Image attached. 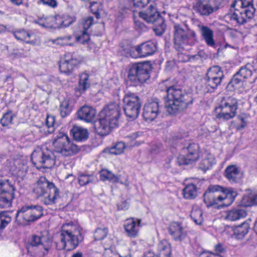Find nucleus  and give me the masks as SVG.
<instances>
[{"label":"nucleus","mask_w":257,"mask_h":257,"mask_svg":"<svg viewBox=\"0 0 257 257\" xmlns=\"http://www.w3.org/2000/svg\"><path fill=\"white\" fill-rule=\"evenodd\" d=\"M100 179L102 181L108 180L112 183H117L119 182V178L112 172L102 169L100 172Z\"/></svg>","instance_id":"nucleus-36"},{"label":"nucleus","mask_w":257,"mask_h":257,"mask_svg":"<svg viewBox=\"0 0 257 257\" xmlns=\"http://www.w3.org/2000/svg\"><path fill=\"white\" fill-rule=\"evenodd\" d=\"M173 42L175 49L178 52L189 50L194 45L196 34L183 24H175L173 26Z\"/></svg>","instance_id":"nucleus-5"},{"label":"nucleus","mask_w":257,"mask_h":257,"mask_svg":"<svg viewBox=\"0 0 257 257\" xmlns=\"http://www.w3.org/2000/svg\"><path fill=\"white\" fill-rule=\"evenodd\" d=\"M33 192L37 197H43L42 201L47 205L54 204L59 194V189L44 176L39 178L33 188Z\"/></svg>","instance_id":"nucleus-6"},{"label":"nucleus","mask_w":257,"mask_h":257,"mask_svg":"<svg viewBox=\"0 0 257 257\" xmlns=\"http://www.w3.org/2000/svg\"><path fill=\"white\" fill-rule=\"evenodd\" d=\"M188 154L186 156L179 155L177 158L179 166L191 164L197 161L199 157V146L197 144H190L187 148Z\"/></svg>","instance_id":"nucleus-19"},{"label":"nucleus","mask_w":257,"mask_h":257,"mask_svg":"<svg viewBox=\"0 0 257 257\" xmlns=\"http://www.w3.org/2000/svg\"><path fill=\"white\" fill-rule=\"evenodd\" d=\"M215 249L216 251L219 252H223L224 250L222 244L220 243H218V244L216 245L215 246Z\"/></svg>","instance_id":"nucleus-63"},{"label":"nucleus","mask_w":257,"mask_h":257,"mask_svg":"<svg viewBox=\"0 0 257 257\" xmlns=\"http://www.w3.org/2000/svg\"><path fill=\"white\" fill-rule=\"evenodd\" d=\"M73 22V21L69 17H68L67 19L63 20L61 22L62 27H67L69 26Z\"/></svg>","instance_id":"nucleus-59"},{"label":"nucleus","mask_w":257,"mask_h":257,"mask_svg":"<svg viewBox=\"0 0 257 257\" xmlns=\"http://www.w3.org/2000/svg\"><path fill=\"white\" fill-rule=\"evenodd\" d=\"M117 207L119 210H126L129 207V204L125 200L122 201L117 204Z\"/></svg>","instance_id":"nucleus-56"},{"label":"nucleus","mask_w":257,"mask_h":257,"mask_svg":"<svg viewBox=\"0 0 257 257\" xmlns=\"http://www.w3.org/2000/svg\"><path fill=\"white\" fill-rule=\"evenodd\" d=\"M237 118L240 121V123L237 124L236 128L238 130L243 129L247 124V117L244 114H242L237 116Z\"/></svg>","instance_id":"nucleus-47"},{"label":"nucleus","mask_w":257,"mask_h":257,"mask_svg":"<svg viewBox=\"0 0 257 257\" xmlns=\"http://www.w3.org/2000/svg\"><path fill=\"white\" fill-rule=\"evenodd\" d=\"M94 180L92 175L82 174L78 177V182L80 186L86 185Z\"/></svg>","instance_id":"nucleus-44"},{"label":"nucleus","mask_w":257,"mask_h":257,"mask_svg":"<svg viewBox=\"0 0 257 257\" xmlns=\"http://www.w3.org/2000/svg\"><path fill=\"white\" fill-rule=\"evenodd\" d=\"M140 223V219L138 220V223H137L134 218L127 219L124 227L128 236L136 237L138 235Z\"/></svg>","instance_id":"nucleus-28"},{"label":"nucleus","mask_w":257,"mask_h":257,"mask_svg":"<svg viewBox=\"0 0 257 257\" xmlns=\"http://www.w3.org/2000/svg\"><path fill=\"white\" fill-rule=\"evenodd\" d=\"M200 33L208 46L216 48V44L214 39V32L212 29L207 26H202L200 28Z\"/></svg>","instance_id":"nucleus-27"},{"label":"nucleus","mask_w":257,"mask_h":257,"mask_svg":"<svg viewBox=\"0 0 257 257\" xmlns=\"http://www.w3.org/2000/svg\"><path fill=\"white\" fill-rule=\"evenodd\" d=\"M43 215V208L39 205H25L17 210L15 222L20 226L30 225Z\"/></svg>","instance_id":"nucleus-8"},{"label":"nucleus","mask_w":257,"mask_h":257,"mask_svg":"<svg viewBox=\"0 0 257 257\" xmlns=\"http://www.w3.org/2000/svg\"><path fill=\"white\" fill-rule=\"evenodd\" d=\"M143 257H160V256L156 255L153 252L149 251L145 253Z\"/></svg>","instance_id":"nucleus-62"},{"label":"nucleus","mask_w":257,"mask_h":257,"mask_svg":"<svg viewBox=\"0 0 257 257\" xmlns=\"http://www.w3.org/2000/svg\"><path fill=\"white\" fill-rule=\"evenodd\" d=\"M234 12L230 15V18L231 20L235 21L238 24L241 25L247 22V19H250L253 17V14L248 15L245 10L237 7L233 8Z\"/></svg>","instance_id":"nucleus-25"},{"label":"nucleus","mask_w":257,"mask_h":257,"mask_svg":"<svg viewBox=\"0 0 257 257\" xmlns=\"http://www.w3.org/2000/svg\"><path fill=\"white\" fill-rule=\"evenodd\" d=\"M184 197L187 199H192L197 196L196 186L193 184L187 185L183 190Z\"/></svg>","instance_id":"nucleus-35"},{"label":"nucleus","mask_w":257,"mask_h":257,"mask_svg":"<svg viewBox=\"0 0 257 257\" xmlns=\"http://www.w3.org/2000/svg\"><path fill=\"white\" fill-rule=\"evenodd\" d=\"M93 19L92 17L89 16L82 20L80 26L83 28L82 31L88 32V30L93 24Z\"/></svg>","instance_id":"nucleus-46"},{"label":"nucleus","mask_w":257,"mask_h":257,"mask_svg":"<svg viewBox=\"0 0 257 257\" xmlns=\"http://www.w3.org/2000/svg\"><path fill=\"white\" fill-rule=\"evenodd\" d=\"M77 115L79 119L86 122H91L94 120L96 111L93 107L84 105L78 110Z\"/></svg>","instance_id":"nucleus-22"},{"label":"nucleus","mask_w":257,"mask_h":257,"mask_svg":"<svg viewBox=\"0 0 257 257\" xmlns=\"http://www.w3.org/2000/svg\"><path fill=\"white\" fill-rule=\"evenodd\" d=\"M107 228L104 227L103 228H97L94 233V237L95 240H100L104 238L107 234Z\"/></svg>","instance_id":"nucleus-43"},{"label":"nucleus","mask_w":257,"mask_h":257,"mask_svg":"<svg viewBox=\"0 0 257 257\" xmlns=\"http://www.w3.org/2000/svg\"><path fill=\"white\" fill-rule=\"evenodd\" d=\"M50 247L51 240L46 232L33 235L27 244V250L31 254L36 252L45 255Z\"/></svg>","instance_id":"nucleus-10"},{"label":"nucleus","mask_w":257,"mask_h":257,"mask_svg":"<svg viewBox=\"0 0 257 257\" xmlns=\"http://www.w3.org/2000/svg\"><path fill=\"white\" fill-rule=\"evenodd\" d=\"M238 105V100L235 97H223L220 101L219 106L216 108L217 111L220 110L216 117L223 120H228L233 118L236 115Z\"/></svg>","instance_id":"nucleus-11"},{"label":"nucleus","mask_w":257,"mask_h":257,"mask_svg":"<svg viewBox=\"0 0 257 257\" xmlns=\"http://www.w3.org/2000/svg\"><path fill=\"white\" fill-rule=\"evenodd\" d=\"M103 255L104 257H116V254L113 252L111 247L105 248Z\"/></svg>","instance_id":"nucleus-54"},{"label":"nucleus","mask_w":257,"mask_h":257,"mask_svg":"<svg viewBox=\"0 0 257 257\" xmlns=\"http://www.w3.org/2000/svg\"><path fill=\"white\" fill-rule=\"evenodd\" d=\"M205 84L208 91H212L216 89L217 87L221 85L222 80L215 78L214 76L209 75L206 74L204 77Z\"/></svg>","instance_id":"nucleus-32"},{"label":"nucleus","mask_w":257,"mask_h":257,"mask_svg":"<svg viewBox=\"0 0 257 257\" xmlns=\"http://www.w3.org/2000/svg\"><path fill=\"white\" fill-rule=\"evenodd\" d=\"M14 36L17 40L21 41H26L27 38L30 37V34L23 30L15 32Z\"/></svg>","instance_id":"nucleus-48"},{"label":"nucleus","mask_w":257,"mask_h":257,"mask_svg":"<svg viewBox=\"0 0 257 257\" xmlns=\"http://www.w3.org/2000/svg\"><path fill=\"white\" fill-rule=\"evenodd\" d=\"M203 212L199 209H193L191 212L190 217L193 221L198 225H201L203 222Z\"/></svg>","instance_id":"nucleus-40"},{"label":"nucleus","mask_w":257,"mask_h":257,"mask_svg":"<svg viewBox=\"0 0 257 257\" xmlns=\"http://www.w3.org/2000/svg\"><path fill=\"white\" fill-rule=\"evenodd\" d=\"M71 257H83V254L80 251H77L74 253H73Z\"/></svg>","instance_id":"nucleus-64"},{"label":"nucleus","mask_w":257,"mask_h":257,"mask_svg":"<svg viewBox=\"0 0 257 257\" xmlns=\"http://www.w3.org/2000/svg\"><path fill=\"white\" fill-rule=\"evenodd\" d=\"M206 74L214 76L222 81L224 78V74L222 68L217 65L213 66L208 68Z\"/></svg>","instance_id":"nucleus-37"},{"label":"nucleus","mask_w":257,"mask_h":257,"mask_svg":"<svg viewBox=\"0 0 257 257\" xmlns=\"http://www.w3.org/2000/svg\"><path fill=\"white\" fill-rule=\"evenodd\" d=\"M168 232L176 241H182L187 235V232L184 229L181 224L178 222H173L168 227Z\"/></svg>","instance_id":"nucleus-21"},{"label":"nucleus","mask_w":257,"mask_h":257,"mask_svg":"<svg viewBox=\"0 0 257 257\" xmlns=\"http://www.w3.org/2000/svg\"><path fill=\"white\" fill-rule=\"evenodd\" d=\"M161 112V107L158 101H153L146 103L144 106L143 116L147 121L154 120Z\"/></svg>","instance_id":"nucleus-20"},{"label":"nucleus","mask_w":257,"mask_h":257,"mask_svg":"<svg viewBox=\"0 0 257 257\" xmlns=\"http://www.w3.org/2000/svg\"><path fill=\"white\" fill-rule=\"evenodd\" d=\"M189 61H193L196 60H199L200 58V55L198 53L196 55H189Z\"/></svg>","instance_id":"nucleus-61"},{"label":"nucleus","mask_w":257,"mask_h":257,"mask_svg":"<svg viewBox=\"0 0 257 257\" xmlns=\"http://www.w3.org/2000/svg\"><path fill=\"white\" fill-rule=\"evenodd\" d=\"M129 11V9L127 7H123L122 5H120L119 6V11L122 15L127 13V11Z\"/></svg>","instance_id":"nucleus-60"},{"label":"nucleus","mask_w":257,"mask_h":257,"mask_svg":"<svg viewBox=\"0 0 257 257\" xmlns=\"http://www.w3.org/2000/svg\"><path fill=\"white\" fill-rule=\"evenodd\" d=\"M11 220V217L7 215L6 213H0V230L4 229Z\"/></svg>","instance_id":"nucleus-45"},{"label":"nucleus","mask_w":257,"mask_h":257,"mask_svg":"<svg viewBox=\"0 0 257 257\" xmlns=\"http://www.w3.org/2000/svg\"><path fill=\"white\" fill-rule=\"evenodd\" d=\"M200 257H222V256L218 254L208 253L205 251H202L200 253Z\"/></svg>","instance_id":"nucleus-58"},{"label":"nucleus","mask_w":257,"mask_h":257,"mask_svg":"<svg viewBox=\"0 0 257 257\" xmlns=\"http://www.w3.org/2000/svg\"><path fill=\"white\" fill-rule=\"evenodd\" d=\"M134 23L135 29L137 31L146 32L148 30V27L140 20L135 19Z\"/></svg>","instance_id":"nucleus-50"},{"label":"nucleus","mask_w":257,"mask_h":257,"mask_svg":"<svg viewBox=\"0 0 257 257\" xmlns=\"http://www.w3.org/2000/svg\"><path fill=\"white\" fill-rule=\"evenodd\" d=\"M246 214L243 209H234L227 212L225 218L230 221H235L245 217Z\"/></svg>","instance_id":"nucleus-33"},{"label":"nucleus","mask_w":257,"mask_h":257,"mask_svg":"<svg viewBox=\"0 0 257 257\" xmlns=\"http://www.w3.org/2000/svg\"><path fill=\"white\" fill-rule=\"evenodd\" d=\"M55 123V117L54 116L48 115L46 119V124L48 128L50 129L49 133H52L54 131L53 126Z\"/></svg>","instance_id":"nucleus-51"},{"label":"nucleus","mask_w":257,"mask_h":257,"mask_svg":"<svg viewBox=\"0 0 257 257\" xmlns=\"http://www.w3.org/2000/svg\"><path fill=\"white\" fill-rule=\"evenodd\" d=\"M223 191L221 192L220 202L221 204L220 206L222 207H227L230 205L234 201L237 195L236 191L232 188H224Z\"/></svg>","instance_id":"nucleus-24"},{"label":"nucleus","mask_w":257,"mask_h":257,"mask_svg":"<svg viewBox=\"0 0 257 257\" xmlns=\"http://www.w3.org/2000/svg\"><path fill=\"white\" fill-rule=\"evenodd\" d=\"M242 8L245 10L248 15L254 14L255 9L253 4V0H234L231 4V8Z\"/></svg>","instance_id":"nucleus-29"},{"label":"nucleus","mask_w":257,"mask_h":257,"mask_svg":"<svg viewBox=\"0 0 257 257\" xmlns=\"http://www.w3.org/2000/svg\"><path fill=\"white\" fill-rule=\"evenodd\" d=\"M224 176L230 183H237L241 181L243 174L235 165H229L225 170Z\"/></svg>","instance_id":"nucleus-23"},{"label":"nucleus","mask_w":257,"mask_h":257,"mask_svg":"<svg viewBox=\"0 0 257 257\" xmlns=\"http://www.w3.org/2000/svg\"><path fill=\"white\" fill-rule=\"evenodd\" d=\"M223 187L218 185L209 186L203 194V201L208 208L218 204L220 201Z\"/></svg>","instance_id":"nucleus-16"},{"label":"nucleus","mask_w":257,"mask_h":257,"mask_svg":"<svg viewBox=\"0 0 257 257\" xmlns=\"http://www.w3.org/2000/svg\"><path fill=\"white\" fill-rule=\"evenodd\" d=\"M150 0H133L134 6L138 8H144L149 4Z\"/></svg>","instance_id":"nucleus-53"},{"label":"nucleus","mask_w":257,"mask_h":257,"mask_svg":"<svg viewBox=\"0 0 257 257\" xmlns=\"http://www.w3.org/2000/svg\"><path fill=\"white\" fill-rule=\"evenodd\" d=\"M214 3L212 5L211 0H196L193 9L200 16L207 17L216 12L221 4L219 0H214Z\"/></svg>","instance_id":"nucleus-15"},{"label":"nucleus","mask_w":257,"mask_h":257,"mask_svg":"<svg viewBox=\"0 0 257 257\" xmlns=\"http://www.w3.org/2000/svg\"><path fill=\"white\" fill-rule=\"evenodd\" d=\"M151 70L149 61L131 63L128 66V80L133 85H140L150 78Z\"/></svg>","instance_id":"nucleus-7"},{"label":"nucleus","mask_w":257,"mask_h":257,"mask_svg":"<svg viewBox=\"0 0 257 257\" xmlns=\"http://www.w3.org/2000/svg\"><path fill=\"white\" fill-rule=\"evenodd\" d=\"M156 51V44L152 41H147L132 48L130 55L133 58L145 57L154 54Z\"/></svg>","instance_id":"nucleus-18"},{"label":"nucleus","mask_w":257,"mask_h":257,"mask_svg":"<svg viewBox=\"0 0 257 257\" xmlns=\"http://www.w3.org/2000/svg\"><path fill=\"white\" fill-rule=\"evenodd\" d=\"M75 140L78 142L86 141L88 138V132L87 129L82 127L74 125L70 130Z\"/></svg>","instance_id":"nucleus-31"},{"label":"nucleus","mask_w":257,"mask_h":257,"mask_svg":"<svg viewBox=\"0 0 257 257\" xmlns=\"http://www.w3.org/2000/svg\"><path fill=\"white\" fill-rule=\"evenodd\" d=\"M53 151L46 148L38 149L31 155L33 164L38 169L51 168L55 164L56 155L58 153L63 157H71L78 153L80 149L69 139L67 135L59 133L54 138Z\"/></svg>","instance_id":"nucleus-1"},{"label":"nucleus","mask_w":257,"mask_h":257,"mask_svg":"<svg viewBox=\"0 0 257 257\" xmlns=\"http://www.w3.org/2000/svg\"><path fill=\"white\" fill-rule=\"evenodd\" d=\"M253 70V66L249 63L241 66L228 82V87L236 88L242 85L244 81L251 78Z\"/></svg>","instance_id":"nucleus-14"},{"label":"nucleus","mask_w":257,"mask_h":257,"mask_svg":"<svg viewBox=\"0 0 257 257\" xmlns=\"http://www.w3.org/2000/svg\"><path fill=\"white\" fill-rule=\"evenodd\" d=\"M90 36L87 31H82L80 35L76 37V41L81 44H84L86 43L89 40Z\"/></svg>","instance_id":"nucleus-49"},{"label":"nucleus","mask_w":257,"mask_h":257,"mask_svg":"<svg viewBox=\"0 0 257 257\" xmlns=\"http://www.w3.org/2000/svg\"><path fill=\"white\" fill-rule=\"evenodd\" d=\"M171 248L170 245H167L162 247L160 250V255L164 257H171Z\"/></svg>","instance_id":"nucleus-52"},{"label":"nucleus","mask_w":257,"mask_h":257,"mask_svg":"<svg viewBox=\"0 0 257 257\" xmlns=\"http://www.w3.org/2000/svg\"><path fill=\"white\" fill-rule=\"evenodd\" d=\"M214 163V160L211 156L203 159L199 164L198 168L204 172L208 170Z\"/></svg>","instance_id":"nucleus-38"},{"label":"nucleus","mask_w":257,"mask_h":257,"mask_svg":"<svg viewBox=\"0 0 257 257\" xmlns=\"http://www.w3.org/2000/svg\"><path fill=\"white\" fill-rule=\"evenodd\" d=\"M13 117L14 115L11 110H9L5 113L1 119V123L2 126L8 127L13 123Z\"/></svg>","instance_id":"nucleus-41"},{"label":"nucleus","mask_w":257,"mask_h":257,"mask_svg":"<svg viewBox=\"0 0 257 257\" xmlns=\"http://www.w3.org/2000/svg\"><path fill=\"white\" fill-rule=\"evenodd\" d=\"M59 109L62 117H65L70 113L72 107L70 105L69 101L64 99L61 102Z\"/></svg>","instance_id":"nucleus-39"},{"label":"nucleus","mask_w":257,"mask_h":257,"mask_svg":"<svg viewBox=\"0 0 257 257\" xmlns=\"http://www.w3.org/2000/svg\"><path fill=\"white\" fill-rule=\"evenodd\" d=\"M165 107L170 114H175L192 104L193 98L190 93L183 90L178 85H172L166 89Z\"/></svg>","instance_id":"nucleus-2"},{"label":"nucleus","mask_w":257,"mask_h":257,"mask_svg":"<svg viewBox=\"0 0 257 257\" xmlns=\"http://www.w3.org/2000/svg\"><path fill=\"white\" fill-rule=\"evenodd\" d=\"M178 61L181 62H186L189 61V55L182 53H178Z\"/></svg>","instance_id":"nucleus-55"},{"label":"nucleus","mask_w":257,"mask_h":257,"mask_svg":"<svg viewBox=\"0 0 257 257\" xmlns=\"http://www.w3.org/2000/svg\"><path fill=\"white\" fill-rule=\"evenodd\" d=\"M249 225L247 222H244L236 226L233 229V234L237 239H242L248 233Z\"/></svg>","instance_id":"nucleus-34"},{"label":"nucleus","mask_w":257,"mask_h":257,"mask_svg":"<svg viewBox=\"0 0 257 257\" xmlns=\"http://www.w3.org/2000/svg\"><path fill=\"white\" fill-rule=\"evenodd\" d=\"M81 58L75 53H68L61 58L59 62V69L62 73L69 74L74 68L81 62Z\"/></svg>","instance_id":"nucleus-17"},{"label":"nucleus","mask_w":257,"mask_h":257,"mask_svg":"<svg viewBox=\"0 0 257 257\" xmlns=\"http://www.w3.org/2000/svg\"><path fill=\"white\" fill-rule=\"evenodd\" d=\"M83 240L81 228L72 223L63 224L60 234V240L64 248L67 251L75 249Z\"/></svg>","instance_id":"nucleus-4"},{"label":"nucleus","mask_w":257,"mask_h":257,"mask_svg":"<svg viewBox=\"0 0 257 257\" xmlns=\"http://www.w3.org/2000/svg\"><path fill=\"white\" fill-rule=\"evenodd\" d=\"M15 189L8 179H0V207L8 208L12 206L15 198Z\"/></svg>","instance_id":"nucleus-13"},{"label":"nucleus","mask_w":257,"mask_h":257,"mask_svg":"<svg viewBox=\"0 0 257 257\" xmlns=\"http://www.w3.org/2000/svg\"><path fill=\"white\" fill-rule=\"evenodd\" d=\"M89 78V75L86 73H82L79 76L78 85L75 88V95L77 97L80 96L90 87V82Z\"/></svg>","instance_id":"nucleus-26"},{"label":"nucleus","mask_w":257,"mask_h":257,"mask_svg":"<svg viewBox=\"0 0 257 257\" xmlns=\"http://www.w3.org/2000/svg\"><path fill=\"white\" fill-rule=\"evenodd\" d=\"M139 15L147 23L154 24L153 30L156 35L161 36L164 33L166 28L165 19L153 4L146 10L140 12Z\"/></svg>","instance_id":"nucleus-9"},{"label":"nucleus","mask_w":257,"mask_h":257,"mask_svg":"<svg viewBox=\"0 0 257 257\" xmlns=\"http://www.w3.org/2000/svg\"><path fill=\"white\" fill-rule=\"evenodd\" d=\"M123 103L126 116L132 120L136 119L140 114L142 104L139 96L133 93H126L123 97Z\"/></svg>","instance_id":"nucleus-12"},{"label":"nucleus","mask_w":257,"mask_h":257,"mask_svg":"<svg viewBox=\"0 0 257 257\" xmlns=\"http://www.w3.org/2000/svg\"><path fill=\"white\" fill-rule=\"evenodd\" d=\"M43 4L49 6L52 8H55L57 5V3L55 0H41Z\"/></svg>","instance_id":"nucleus-57"},{"label":"nucleus","mask_w":257,"mask_h":257,"mask_svg":"<svg viewBox=\"0 0 257 257\" xmlns=\"http://www.w3.org/2000/svg\"><path fill=\"white\" fill-rule=\"evenodd\" d=\"M125 146L122 142L117 143L114 146L109 150V153L111 154L119 155L123 153Z\"/></svg>","instance_id":"nucleus-42"},{"label":"nucleus","mask_w":257,"mask_h":257,"mask_svg":"<svg viewBox=\"0 0 257 257\" xmlns=\"http://www.w3.org/2000/svg\"><path fill=\"white\" fill-rule=\"evenodd\" d=\"M241 203L244 207L257 205V191L247 190L242 198Z\"/></svg>","instance_id":"nucleus-30"},{"label":"nucleus","mask_w":257,"mask_h":257,"mask_svg":"<svg viewBox=\"0 0 257 257\" xmlns=\"http://www.w3.org/2000/svg\"><path fill=\"white\" fill-rule=\"evenodd\" d=\"M121 108L116 103L108 104L99 112V119L94 126L98 135L106 136L111 130L118 126L121 115Z\"/></svg>","instance_id":"nucleus-3"}]
</instances>
